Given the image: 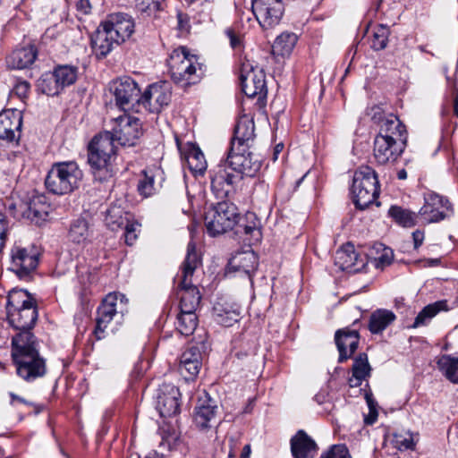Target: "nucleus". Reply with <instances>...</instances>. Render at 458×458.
<instances>
[{
  "mask_svg": "<svg viewBox=\"0 0 458 458\" xmlns=\"http://www.w3.org/2000/svg\"><path fill=\"white\" fill-rule=\"evenodd\" d=\"M255 138V125L253 119L243 115L239 119L234 129L231 147L234 149L240 147L250 148Z\"/></svg>",
  "mask_w": 458,
  "mask_h": 458,
  "instance_id": "nucleus-31",
  "label": "nucleus"
},
{
  "mask_svg": "<svg viewBox=\"0 0 458 458\" xmlns=\"http://www.w3.org/2000/svg\"><path fill=\"white\" fill-rule=\"evenodd\" d=\"M114 45L120 44L114 37L110 38V33L106 28L100 26L91 38L92 50L98 58L106 56L113 50Z\"/></svg>",
  "mask_w": 458,
  "mask_h": 458,
  "instance_id": "nucleus-36",
  "label": "nucleus"
},
{
  "mask_svg": "<svg viewBox=\"0 0 458 458\" xmlns=\"http://www.w3.org/2000/svg\"><path fill=\"white\" fill-rule=\"evenodd\" d=\"M29 90L30 83L25 81H18L13 88L14 93L21 98L27 97Z\"/></svg>",
  "mask_w": 458,
  "mask_h": 458,
  "instance_id": "nucleus-57",
  "label": "nucleus"
},
{
  "mask_svg": "<svg viewBox=\"0 0 458 458\" xmlns=\"http://www.w3.org/2000/svg\"><path fill=\"white\" fill-rule=\"evenodd\" d=\"M190 170L195 174H202L207 169L204 154L199 148L191 147L185 156Z\"/></svg>",
  "mask_w": 458,
  "mask_h": 458,
  "instance_id": "nucleus-44",
  "label": "nucleus"
},
{
  "mask_svg": "<svg viewBox=\"0 0 458 458\" xmlns=\"http://www.w3.org/2000/svg\"><path fill=\"white\" fill-rule=\"evenodd\" d=\"M198 318L195 311L180 310L177 317L176 328L182 335H190L196 329Z\"/></svg>",
  "mask_w": 458,
  "mask_h": 458,
  "instance_id": "nucleus-45",
  "label": "nucleus"
},
{
  "mask_svg": "<svg viewBox=\"0 0 458 458\" xmlns=\"http://www.w3.org/2000/svg\"><path fill=\"white\" fill-rule=\"evenodd\" d=\"M163 0H137L136 8L142 14L151 16L161 10Z\"/></svg>",
  "mask_w": 458,
  "mask_h": 458,
  "instance_id": "nucleus-51",
  "label": "nucleus"
},
{
  "mask_svg": "<svg viewBox=\"0 0 458 458\" xmlns=\"http://www.w3.org/2000/svg\"><path fill=\"white\" fill-rule=\"evenodd\" d=\"M251 10L264 30L278 25L284 13L282 0H251Z\"/></svg>",
  "mask_w": 458,
  "mask_h": 458,
  "instance_id": "nucleus-14",
  "label": "nucleus"
},
{
  "mask_svg": "<svg viewBox=\"0 0 458 458\" xmlns=\"http://www.w3.org/2000/svg\"><path fill=\"white\" fill-rule=\"evenodd\" d=\"M202 354L198 347L185 350L180 359L179 370L186 380L194 379L201 368Z\"/></svg>",
  "mask_w": 458,
  "mask_h": 458,
  "instance_id": "nucleus-30",
  "label": "nucleus"
},
{
  "mask_svg": "<svg viewBox=\"0 0 458 458\" xmlns=\"http://www.w3.org/2000/svg\"><path fill=\"white\" fill-rule=\"evenodd\" d=\"M412 239L414 242V248L418 249L424 241V233L419 230L415 231L412 233Z\"/></svg>",
  "mask_w": 458,
  "mask_h": 458,
  "instance_id": "nucleus-60",
  "label": "nucleus"
},
{
  "mask_svg": "<svg viewBox=\"0 0 458 458\" xmlns=\"http://www.w3.org/2000/svg\"><path fill=\"white\" fill-rule=\"evenodd\" d=\"M38 89L47 96H55L62 90L53 73L42 75L38 83Z\"/></svg>",
  "mask_w": 458,
  "mask_h": 458,
  "instance_id": "nucleus-48",
  "label": "nucleus"
},
{
  "mask_svg": "<svg viewBox=\"0 0 458 458\" xmlns=\"http://www.w3.org/2000/svg\"><path fill=\"white\" fill-rule=\"evenodd\" d=\"M90 235L89 225L86 219L77 218L70 225L68 237L71 242L76 244H84Z\"/></svg>",
  "mask_w": 458,
  "mask_h": 458,
  "instance_id": "nucleus-41",
  "label": "nucleus"
},
{
  "mask_svg": "<svg viewBox=\"0 0 458 458\" xmlns=\"http://www.w3.org/2000/svg\"><path fill=\"white\" fill-rule=\"evenodd\" d=\"M116 147L107 132L96 135L89 145L88 162L96 180L103 182L112 177L111 162Z\"/></svg>",
  "mask_w": 458,
  "mask_h": 458,
  "instance_id": "nucleus-4",
  "label": "nucleus"
},
{
  "mask_svg": "<svg viewBox=\"0 0 458 458\" xmlns=\"http://www.w3.org/2000/svg\"><path fill=\"white\" fill-rule=\"evenodd\" d=\"M447 310L448 307L446 301H438L432 304H428L417 315L412 327L416 328L427 325L439 311Z\"/></svg>",
  "mask_w": 458,
  "mask_h": 458,
  "instance_id": "nucleus-43",
  "label": "nucleus"
},
{
  "mask_svg": "<svg viewBox=\"0 0 458 458\" xmlns=\"http://www.w3.org/2000/svg\"><path fill=\"white\" fill-rule=\"evenodd\" d=\"M395 315L387 310H377L374 311L369 318V329L372 334H378L384 331L394 320Z\"/></svg>",
  "mask_w": 458,
  "mask_h": 458,
  "instance_id": "nucleus-40",
  "label": "nucleus"
},
{
  "mask_svg": "<svg viewBox=\"0 0 458 458\" xmlns=\"http://www.w3.org/2000/svg\"><path fill=\"white\" fill-rule=\"evenodd\" d=\"M454 214L453 205L449 199L436 192L424 194V205L420 208L418 216L423 223H438L451 217Z\"/></svg>",
  "mask_w": 458,
  "mask_h": 458,
  "instance_id": "nucleus-12",
  "label": "nucleus"
},
{
  "mask_svg": "<svg viewBox=\"0 0 458 458\" xmlns=\"http://www.w3.org/2000/svg\"><path fill=\"white\" fill-rule=\"evenodd\" d=\"M377 418V411L376 408H371V411H369V413L367 417H365V423L368 425L373 424Z\"/></svg>",
  "mask_w": 458,
  "mask_h": 458,
  "instance_id": "nucleus-62",
  "label": "nucleus"
},
{
  "mask_svg": "<svg viewBox=\"0 0 458 458\" xmlns=\"http://www.w3.org/2000/svg\"><path fill=\"white\" fill-rule=\"evenodd\" d=\"M112 136V141H116L123 147L135 146L142 135L141 123L139 118L127 114L112 120L111 131H106Z\"/></svg>",
  "mask_w": 458,
  "mask_h": 458,
  "instance_id": "nucleus-10",
  "label": "nucleus"
},
{
  "mask_svg": "<svg viewBox=\"0 0 458 458\" xmlns=\"http://www.w3.org/2000/svg\"><path fill=\"white\" fill-rule=\"evenodd\" d=\"M225 34L229 38L232 48L241 50L242 47V37L232 29H227Z\"/></svg>",
  "mask_w": 458,
  "mask_h": 458,
  "instance_id": "nucleus-56",
  "label": "nucleus"
},
{
  "mask_svg": "<svg viewBox=\"0 0 458 458\" xmlns=\"http://www.w3.org/2000/svg\"><path fill=\"white\" fill-rule=\"evenodd\" d=\"M9 229L10 225L8 220L6 219V216L0 212V252L4 247Z\"/></svg>",
  "mask_w": 458,
  "mask_h": 458,
  "instance_id": "nucleus-55",
  "label": "nucleus"
},
{
  "mask_svg": "<svg viewBox=\"0 0 458 458\" xmlns=\"http://www.w3.org/2000/svg\"><path fill=\"white\" fill-rule=\"evenodd\" d=\"M388 214L393 217L398 224L403 226L410 227L415 225L416 219L420 218L418 214L411 212L407 209L402 208L398 206H392L389 208Z\"/></svg>",
  "mask_w": 458,
  "mask_h": 458,
  "instance_id": "nucleus-47",
  "label": "nucleus"
},
{
  "mask_svg": "<svg viewBox=\"0 0 458 458\" xmlns=\"http://www.w3.org/2000/svg\"><path fill=\"white\" fill-rule=\"evenodd\" d=\"M352 193L355 206L365 209L374 203L379 195L378 180L369 166L360 167L353 175Z\"/></svg>",
  "mask_w": 458,
  "mask_h": 458,
  "instance_id": "nucleus-8",
  "label": "nucleus"
},
{
  "mask_svg": "<svg viewBox=\"0 0 458 458\" xmlns=\"http://www.w3.org/2000/svg\"><path fill=\"white\" fill-rule=\"evenodd\" d=\"M232 230H234V234L238 236L239 239L250 244L253 242H259L261 236L259 222L253 213H248L245 218L238 217Z\"/></svg>",
  "mask_w": 458,
  "mask_h": 458,
  "instance_id": "nucleus-29",
  "label": "nucleus"
},
{
  "mask_svg": "<svg viewBox=\"0 0 458 458\" xmlns=\"http://www.w3.org/2000/svg\"><path fill=\"white\" fill-rule=\"evenodd\" d=\"M165 181L164 171L160 167H149L142 171L138 182V191L144 198L156 194Z\"/></svg>",
  "mask_w": 458,
  "mask_h": 458,
  "instance_id": "nucleus-28",
  "label": "nucleus"
},
{
  "mask_svg": "<svg viewBox=\"0 0 458 458\" xmlns=\"http://www.w3.org/2000/svg\"><path fill=\"white\" fill-rule=\"evenodd\" d=\"M249 148L240 147L234 149V147H231L226 158V164L231 166V170L242 176H254L261 167L260 160Z\"/></svg>",
  "mask_w": 458,
  "mask_h": 458,
  "instance_id": "nucleus-18",
  "label": "nucleus"
},
{
  "mask_svg": "<svg viewBox=\"0 0 458 458\" xmlns=\"http://www.w3.org/2000/svg\"><path fill=\"white\" fill-rule=\"evenodd\" d=\"M22 114L17 109L0 113V140L13 141L20 137Z\"/></svg>",
  "mask_w": 458,
  "mask_h": 458,
  "instance_id": "nucleus-25",
  "label": "nucleus"
},
{
  "mask_svg": "<svg viewBox=\"0 0 458 458\" xmlns=\"http://www.w3.org/2000/svg\"><path fill=\"white\" fill-rule=\"evenodd\" d=\"M21 216L35 224L46 220L50 206L44 195H34L29 201H20Z\"/></svg>",
  "mask_w": 458,
  "mask_h": 458,
  "instance_id": "nucleus-22",
  "label": "nucleus"
},
{
  "mask_svg": "<svg viewBox=\"0 0 458 458\" xmlns=\"http://www.w3.org/2000/svg\"><path fill=\"white\" fill-rule=\"evenodd\" d=\"M335 264L343 271L356 273L364 268L366 260L355 252L352 244L347 243L335 252Z\"/></svg>",
  "mask_w": 458,
  "mask_h": 458,
  "instance_id": "nucleus-27",
  "label": "nucleus"
},
{
  "mask_svg": "<svg viewBox=\"0 0 458 458\" xmlns=\"http://www.w3.org/2000/svg\"><path fill=\"white\" fill-rule=\"evenodd\" d=\"M216 402L207 393L200 396L194 410V422L201 429L211 428L216 421Z\"/></svg>",
  "mask_w": 458,
  "mask_h": 458,
  "instance_id": "nucleus-24",
  "label": "nucleus"
},
{
  "mask_svg": "<svg viewBox=\"0 0 458 458\" xmlns=\"http://www.w3.org/2000/svg\"><path fill=\"white\" fill-rule=\"evenodd\" d=\"M100 27L106 28L110 33V38L114 37L119 44H122L134 33L135 22L127 13H114L106 16V20L100 23Z\"/></svg>",
  "mask_w": 458,
  "mask_h": 458,
  "instance_id": "nucleus-19",
  "label": "nucleus"
},
{
  "mask_svg": "<svg viewBox=\"0 0 458 458\" xmlns=\"http://www.w3.org/2000/svg\"><path fill=\"white\" fill-rule=\"evenodd\" d=\"M215 320L224 326L232 327L241 317V309L237 304L216 302L213 308Z\"/></svg>",
  "mask_w": 458,
  "mask_h": 458,
  "instance_id": "nucleus-35",
  "label": "nucleus"
},
{
  "mask_svg": "<svg viewBox=\"0 0 458 458\" xmlns=\"http://www.w3.org/2000/svg\"><path fill=\"white\" fill-rule=\"evenodd\" d=\"M317 451V445L304 430H299L291 438V452L294 458H310Z\"/></svg>",
  "mask_w": 458,
  "mask_h": 458,
  "instance_id": "nucleus-33",
  "label": "nucleus"
},
{
  "mask_svg": "<svg viewBox=\"0 0 458 458\" xmlns=\"http://www.w3.org/2000/svg\"><path fill=\"white\" fill-rule=\"evenodd\" d=\"M390 119L382 125L374 140L373 157L379 165L395 162L406 146L405 125L398 117Z\"/></svg>",
  "mask_w": 458,
  "mask_h": 458,
  "instance_id": "nucleus-1",
  "label": "nucleus"
},
{
  "mask_svg": "<svg viewBox=\"0 0 458 458\" xmlns=\"http://www.w3.org/2000/svg\"><path fill=\"white\" fill-rule=\"evenodd\" d=\"M352 370V377L349 379V385L352 387L360 386L361 382L369 377L371 370L366 353H360L355 358Z\"/></svg>",
  "mask_w": 458,
  "mask_h": 458,
  "instance_id": "nucleus-38",
  "label": "nucleus"
},
{
  "mask_svg": "<svg viewBox=\"0 0 458 458\" xmlns=\"http://www.w3.org/2000/svg\"><path fill=\"white\" fill-rule=\"evenodd\" d=\"M335 341L339 352V362H344L352 356L359 346L358 330L345 327L335 332Z\"/></svg>",
  "mask_w": 458,
  "mask_h": 458,
  "instance_id": "nucleus-26",
  "label": "nucleus"
},
{
  "mask_svg": "<svg viewBox=\"0 0 458 458\" xmlns=\"http://www.w3.org/2000/svg\"><path fill=\"white\" fill-rule=\"evenodd\" d=\"M211 190L220 199L227 198L235 191L236 184L242 180V175L231 170L226 164H219L209 172Z\"/></svg>",
  "mask_w": 458,
  "mask_h": 458,
  "instance_id": "nucleus-13",
  "label": "nucleus"
},
{
  "mask_svg": "<svg viewBox=\"0 0 458 458\" xmlns=\"http://www.w3.org/2000/svg\"><path fill=\"white\" fill-rule=\"evenodd\" d=\"M321 458H352L344 445H335Z\"/></svg>",
  "mask_w": 458,
  "mask_h": 458,
  "instance_id": "nucleus-53",
  "label": "nucleus"
},
{
  "mask_svg": "<svg viewBox=\"0 0 458 458\" xmlns=\"http://www.w3.org/2000/svg\"><path fill=\"white\" fill-rule=\"evenodd\" d=\"M238 219L236 206L228 201L222 200L212 206L205 215V225L208 233L216 236L232 230Z\"/></svg>",
  "mask_w": 458,
  "mask_h": 458,
  "instance_id": "nucleus-9",
  "label": "nucleus"
},
{
  "mask_svg": "<svg viewBox=\"0 0 458 458\" xmlns=\"http://www.w3.org/2000/svg\"><path fill=\"white\" fill-rule=\"evenodd\" d=\"M12 357L18 376L28 382L42 377L47 373L46 360L40 356L39 351L12 354Z\"/></svg>",
  "mask_w": 458,
  "mask_h": 458,
  "instance_id": "nucleus-15",
  "label": "nucleus"
},
{
  "mask_svg": "<svg viewBox=\"0 0 458 458\" xmlns=\"http://www.w3.org/2000/svg\"><path fill=\"white\" fill-rule=\"evenodd\" d=\"M199 264L195 245L190 242L187 247V255L181 267V274L177 275V293L180 295V310L196 311L201 300L197 286L191 284V276Z\"/></svg>",
  "mask_w": 458,
  "mask_h": 458,
  "instance_id": "nucleus-2",
  "label": "nucleus"
},
{
  "mask_svg": "<svg viewBox=\"0 0 458 458\" xmlns=\"http://www.w3.org/2000/svg\"><path fill=\"white\" fill-rule=\"evenodd\" d=\"M240 81L242 92L249 98L265 97L267 86L265 73L262 69L254 67L249 61L241 67Z\"/></svg>",
  "mask_w": 458,
  "mask_h": 458,
  "instance_id": "nucleus-17",
  "label": "nucleus"
},
{
  "mask_svg": "<svg viewBox=\"0 0 458 458\" xmlns=\"http://www.w3.org/2000/svg\"><path fill=\"white\" fill-rule=\"evenodd\" d=\"M400 448H403L405 450H414L415 448V442L413 441V438L411 436L409 437H404L403 439L396 441Z\"/></svg>",
  "mask_w": 458,
  "mask_h": 458,
  "instance_id": "nucleus-58",
  "label": "nucleus"
},
{
  "mask_svg": "<svg viewBox=\"0 0 458 458\" xmlns=\"http://www.w3.org/2000/svg\"><path fill=\"white\" fill-rule=\"evenodd\" d=\"M127 301L125 295L120 293H112L106 296L97 311L95 336L98 340L106 337L108 331L114 332L120 324L123 315L127 312Z\"/></svg>",
  "mask_w": 458,
  "mask_h": 458,
  "instance_id": "nucleus-5",
  "label": "nucleus"
},
{
  "mask_svg": "<svg viewBox=\"0 0 458 458\" xmlns=\"http://www.w3.org/2000/svg\"><path fill=\"white\" fill-rule=\"evenodd\" d=\"M30 330L17 331L12 337V354L36 352L39 351V341Z\"/></svg>",
  "mask_w": 458,
  "mask_h": 458,
  "instance_id": "nucleus-32",
  "label": "nucleus"
},
{
  "mask_svg": "<svg viewBox=\"0 0 458 458\" xmlns=\"http://www.w3.org/2000/svg\"><path fill=\"white\" fill-rule=\"evenodd\" d=\"M77 7L83 13H89L91 8L89 0H80L77 4Z\"/></svg>",
  "mask_w": 458,
  "mask_h": 458,
  "instance_id": "nucleus-63",
  "label": "nucleus"
},
{
  "mask_svg": "<svg viewBox=\"0 0 458 458\" xmlns=\"http://www.w3.org/2000/svg\"><path fill=\"white\" fill-rule=\"evenodd\" d=\"M109 90L114 97L116 106L124 112L138 109V102L140 98V89L137 82L130 77H123L112 81Z\"/></svg>",
  "mask_w": 458,
  "mask_h": 458,
  "instance_id": "nucleus-11",
  "label": "nucleus"
},
{
  "mask_svg": "<svg viewBox=\"0 0 458 458\" xmlns=\"http://www.w3.org/2000/svg\"><path fill=\"white\" fill-rule=\"evenodd\" d=\"M132 219V215L126 212L124 208L116 203L111 204L106 210V225L113 231L123 227Z\"/></svg>",
  "mask_w": 458,
  "mask_h": 458,
  "instance_id": "nucleus-37",
  "label": "nucleus"
},
{
  "mask_svg": "<svg viewBox=\"0 0 458 458\" xmlns=\"http://www.w3.org/2000/svg\"><path fill=\"white\" fill-rule=\"evenodd\" d=\"M57 84L61 89L70 86L76 81L77 68L71 65H60L53 72Z\"/></svg>",
  "mask_w": 458,
  "mask_h": 458,
  "instance_id": "nucleus-46",
  "label": "nucleus"
},
{
  "mask_svg": "<svg viewBox=\"0 0 458 458\" xmlns=\"http://www.w3.org/2000/svg\"><path fill=\"white\" fill-rule=\"evenodd\" d=\"M37 55V48L32 45L18 47L8 56L7 64L13 69H26L35 62Z\"/></svg>",
  "mask_w": 458,
  "mask_h": 458,
  "instance_id": "nucleus-34",
  "label": "nucleus"
},
{
  "mask_svg": "<svg viewBox=\"0 0 458 458\" xmlns=\"http://www.w3.org/2000/svg\"><path fill=\"white\" fill-rule=\"evenodd\" d=\"M6 310L8 322L16 331L32 329L38 320L35 302L25 291L10 293Z\"/></svg>",
  "mask_w": 458,
  "mask_h": 458,
  "instance_id": "nucleus-6",
  "label": "nucleus"
},
{
  "mask_svg": "<svg viewBox=\"0 0 458 458\" xmlns=\"http://www.w3.org/2000/svg\"><path fill=\"white\" fill-rule=\"evenodd\" d=\"M168 67L172 80L182 86L198 83L205 73V66L186 47L174 49L169 56Z\"/></svg>",
  "mask_w": 458,
  "mask_h": 458,
  "instance_id": "nucleus-3",
  "label": "nucleus"
},
{
  "mask_svg": "<svg viewBox=\"0 0 458 458\" xmlns=\"http://www.w3.org/2000/svg\"><path fill=\"white\" fill-rule=\"evenodd\" d=\"M258 257L253 250L239 252L233 255L228 262L226 274L239 273L245 275L252 282V275L258 267Z\"/></svg>",
  "mask_w": 458,
  "mask_h": 458,
  "instance_id": "nucleus-23",
  "label": "nucleus"
},
{
  "mask_svg": "<svg viewBox=\"0 0 458 458\" xmlns=\"http://www.w3.org/2000/svg\"><path fill=\"white\" fill-rule=\"evenodd\" d=\"M19 205H20V202L19 203L10 202L7 206V208H8L10 214L15 218L21 217V209L19 208Z\"/></svg>",
  "mask_w": 458,
  "mask_h": 458,
  "instance_id": "nucleus-59",
  "label": "nucleus"
},
{
  "mask_svg": "<svg viewBox=\"0 0 458 458\" xmlns=\"http://www.w3.org/2000/svg\"><path fill=\"white\" fill-rule=\"evenodd\" d=\"M283 149H284L283 143H278L276 145V147L274 148V152H273V160L274 161L277 160L278 156L283 151Z\"/></svg>",
  "mask_w": 458,
  "mask_h": 458,
  "instance_id": "nucleus-64",
  "label": "nucleus"
},
{
  "mask_svg": "<svg viewBox=\"0 0 458 458\" xmlns=\"http://www.w3.org/2000/svg\"><path fill=\"white\" fill-rule=\"evenodd\" d=\"M140 225L136 222H133L132 219L127 223L125 225H123L125 232H124V237H125V242L128 245H132L134 242L137 239V233L136 230L137 227H139Z\"/></svg>",
  "mask_w": 458,
  "mask_h": 458,
  "instance_id": "nucleus-54",
  "label": "nucleus"
},
{
  "mask_svg": "<svg viewBox=\"0 0 458 458\" xmlns=\"http://www.w3.org/2000/svg\"><path fill=\"white\" fill-rule=\"evenodd\" d=\"M437 369L452 383L458 384V357L441 355L437 360Z\"/></svg>",
  "mask_w": 458,
  "mask_h": 458,
  "instance_id": "nucleus-42",
  "label": "nucleus"
},
{
  "mask_svg": "<svg viewBox=\"0 0 458 458\" xmlns=\"http://www.w3.org/2000/svg\"><path fill=\"white\" fill-rule=\"evenodd\" d=\"M170 86L166 82L149 85L140 95L138 102L140 112L159 113L171 101Z\"/></svg>",
  "mask_w": 458,
  "mask_h": 458,
  "instance_id": "nucleus-16",
  "label": "nucleus"
},
{
  "mask_svg": "<svg viewBox=\"0 0 458 458\" xmlns=\"http://www.w3.org/2000/svg\"><path fill=\"white\" fill-rule=\"evenodd\" d=\"M389 29L385 25H378L375 28L373 32V38L371 47L374 50L384 49L388 42Z\"/></svg>",
  "mask_w": 458,
  "mask_h": 458,
  "instance_id": "nucleus-49",
  "label": "nucleus"
},
{
  "mask_svg": "<svg viewBox=\"0 0 458 458\" xmlns=\"http://www.w3.org/2000/svg\"><path fill=\"white\" fill-rule=\"evenodd\" d=\"M38 264V257L36 252L18 246L12 249L10 269L20 278H28Z\"/></svg>",
  "mask_w": 458,
  "mask_h": 458,
  "instance_id": "nucleus-20",
  "label": "nucleus"
},
{
  "mask_svg": "<svg viewBox=\"0 0 458 458\" xmlns=\"http://www.w3.org/2000/svg\"><path fill=\"white\" fill-rule=\"evenodd\" d=\"M83 173L74 161L58 162L52 165L45 179L47 189L55 195H64L76 190Z\"/></svg>",
  "mask_w": 458,
  "mask_h": 458,
  "instance_id": "nucleus-7",
  "label": "nucleus"
},
{
  "mask_svg": "<svg viewBox=\"0 0 458 458\" xmlns=\"http://www.w3.org/2000/svg\"><path fill=\"white\" fill-rule=\"evenodd\" d=\"M213 0H184L187 7H202L207 3H212Z\"/></svg>",
  "mask_w": 458,
  "mask_h": 458,
  "instance_id": "nucleus-61",
  "label": "nucleus"
},
{
  "mask_svg": "<svg viewBox=\"0 0 458 458\" xmlns=\"http://www.w3.org/2000/svg\"><path fill=\"white\" fill-rule=\"evenodd\" d=\"M298 38L293 32H283L275 40L272 46V53L278 56L289 55L294 46L296 45Z\"/></svg>",
  "mask_w": 458,
  "mask_h": 458,
  "instance_id": "nucleus-39",
  "label": "nucleus"
},
{
  "mask_svg": "<svg viewBox=\"0 0 458 458\" xmlns=\"http://www.w3.org/2000/svg\"><path fill=\"white\" fill-rule=\"evenodd\" d=\"M181 393L171 384H163L157 396V410L161 417L169 418L180 412Z\"/></svg>",
  "mask_w": 458,
  "mask_h": 458,
  "instance_id": "nucleus-21",
  "label": "nucleus"
},
{
  "mask_svg": "<svg viewBox=\"0 0 458 458\" xmlns=\"http://www.w3.org/2000/svg\"><path fill=\"white\" fill-rule=\"evenodd\" d=\"M377 250V251L381 250L382 253L375 258L376 267H384L389 265L394 258L393 250L390 248L384 247L382 244H378Z\"/></svg>",
  "mask_w": 458,
  "mask_h": 458,
  "instance_id": "nucleus-52",
  "label": "nucleus"
},
{
  "mask_svg": "<svg viewBox=\"0 0 458 458\" xmlns=\"http://www.w3.org/2000/svg\"><path fill=\"white\" fill-rule=\"evenodd\" d=\"M368 115L371 118V120L378 124L379 129L384 125L386 121H390L391 117H397L394 114L386 113L385 108L381 105H377L369 107L368 109Z\"/></svg>",
  "mask_w": 458,
  "mask_h": 458,
  "instance_id": "nucleus-50",
  "label": "nucleus"
}]
</instances>
